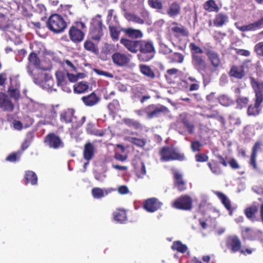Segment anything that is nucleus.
Wrapping results in <instances>:
<instances>
[{"label": "nucleus", "instance_id": "f257e3e1", "mask_svg": "<svg viewBox=\"0 0 263 263\" xmlns=\"http://www.w3.org/2000/svg\"><path fill=\"white\" fill-rule=\"evenodd\" d=\"M120 43L129 51L137 54L138 59L141 62H148L152 60L156 53L155 48L152 42L147 40H131L122 37Z\"/></svg>", "mask_w": 263, "mask_h": 263}, {"label": "nucleus", "instance_id": "f03ea898", "mask_svg": "<svg viewBox=\"0 0 263 263\" xmlns=\"http://www.w3.org/2000/svg\"><path fill=\"white\" fill-rule=\"evenodd\" d=\"M159 155L162 162L174 160L183 161L185 159L184 153L180 152L173 145L163 146L160 149Z\"/></svg>", "mask_w": 263, "mask_h": 263}, {"label": "nucleus", "instance_id": "7ed1b4c3", "mask_svg": "<svg viewBox=\"0 0 263 263\" xmlns=\"http://www.w3.org/2000/svg\"><path fill=\"white\" fill-rule=\"evenodd\" d=\"M86 30V26L84 23L81 21L75 22L68 31L70 40L74 43H80L84 39Z\"/></svg>", "mask_w": 263, "mask_h": 263}, {"label": "nucleus", "instance_id": "20e7f679", "mask_svg": "<svg viewBox=\"0 0 263 263\" xmlns=\"http://www.w3.org/2000/svg\"><path fill=\"white\" fill-rule=\"evenodd\" d=\"M46 26L51 31L59 33L64 31L67 27V23L61 15L55 13L49 16L46 23Z\"/></svg>", "mask_w": 263, "mask_h": 263}, {"label": "nucleus", "instance_id": "39448f33", "mask_svg": "<svg viewBox=\"0 0 263 263\" xmlns=\"http://www.w3.org/2000/svg\"><path fill=\"white\" fill-rule=\"evenodd\" d=\"M75 110L72 108H67L63 110L61 112L60 114V119L62 122H64L66 124L72 123V126L77 128L84 124L86 121V117L85 116L82 117L81 119L79 121L77 122L76 117L74 116Z\"/></svg>", "mask_w": 263, "mask_h": 263}, {"label": "nucleus", "instance_id": "423d86ee", "mask_svg": "<svg viewBox=\"0 0 263 263\" xmlns=\"http://www.w3.org/2000/svg\"><path fill=\"white\" fill-rule=\"evenodd\" d=\"M105 28L101 15L98 14L90 23L89 35L92 40L100 41L103 35V28Z\"/></svg>", "mask_w": 263, "mask_h": 263}, {"label": "nucleus", "instance_id": "0eeeda50", "mask_svg": "<svg viewBox=\"0 0 263 263\" xmlns=\"http://www.w3.org/2000/svg\"><path fill=\"white\" fill-rule=\"evenodd\" d=\"M144 111L147 114V118L152 119L164 115L169 112L168 108L162 105L151 104L144 108Z\"/></svg>", "mask_w": 263, "mask_h": 263}, {"label": "nucleus", "instance_id": "6e6552de", "mask_svg": "<svg viewBox=\"0 0 263 263\" xmlns=\"http://www.w3.org/2000/svg\"><path fill=\"white\" fill-rule=\"evenodd\" d=\"M204 50L212 66L214 68H217L221 64V60L218 53L214 50L213 47L210 44H207L204 46Z\"/></svg>", "mask_w": 263, "mask_h": 263}, {"label": "nucleus", "instance_id": "1a4fd4ad", "mask_svg": "<svg viewBox=\"0 0 263 263\" xmlns=\"http://www.w3.org/2000/svg\"><path fill=\"white\" fill-rule=\"evenodd\" d=\"M44 142L49 147L55 149L62 148L64 146L61 138L54 133H50L45 136Z\"/></svg>", "mask_w": 263, "mask_h": 263}, {"label": "nucleus", "instance_id": "9d476101", "mask_svg": "<svg viewBox=\"0 0 263 263\" xmlns=\"http://www.w3.org/2000/svg\"><path fill=\"white\" fill-rule=\"evenodd\" d=\"M192 200L188 195H182L176 199L173 203L174 208L182 210H190L192 208Z\"/></svg>", "mask_w": 263, "mask_h": 263}, {"label": "nucleus", "instance_id": "9b49d317", "mask_svg": "<svg viewBox=\"0 0 263 263\" xmlns=\"http://www.w3.org/2000/svg\"><path fill=\"white\" fill-rule=\"evenodd\" d=\"M226 246L230 250L232 253L239 252L242 248L240 238L237 235L229 236L226 241Z\"/></svg>", "mask_w": 263, "mask_h": 263}, {"label": "nucleus", "instance_id": "f8f14e48", "mask_svg": "<svg viewBox=\"0 0 263 263\" xmlns=\"http://www.w3.org/2000/svg\"><path fill=\"white\" fill-rule=\"evenodd\" d=\"M163 203L156 198L146 199L143 203V208L148 212L154 213L160 209Z\"/></svg>", "mask_w": 263, "mask_h": 263}, {"label": "nucleus", "instance_id": "ddd939ff", "mask_svg": "<svg viewBox=\"0 0 263 263\" xmlns=\"http://www.w3.org/2000/svg\"><path fill=\"white\" fill-rule=\"evenodd\" d=\"M41 60L38 57L37 54L34 51L31 52L28 57V64L27 66V72L28 74L32 76L33 74V70L31 69V66L39 69L40 67Z\"/></svg>", "mask_w": 263, "mask_h": 263}, {"label": "nucleus", "instance_id": "4468645a", "mask_svg": "<svg viewBox=\"0 0 263 263\" xmlns=\"http://www.w3.org/2000/svg\"><path fill=\"white\" fill-rule=\"evenodd\" d=\"M254 103L250 104L247 108V114L249 117H256L259 115L262 110L261 104L263 100L254 99Z\"/></svg>", "mask_w": 263, "mask_h": 263}, {"label": "nucleus", "instance_id": "2eb2a0df", "mask_svg": "<svg viewBox=\"0 0 263 263\" xmlns=\"http://www.w3.org/2000/svg\"><path fill=\"white\" fill-rule=\"evenodd\" d=\"M174 179V185L178 191L182 192L186 190V182L183 179L182 175L177 171L173 173Z\"/></svg>", "mask_w": 263, "mask_h": 263}, {"label": "nucleus", "instance_id": "dca6fc26", "mask_svg": "<svg viewBox=\"0 0 263 263\" xmlns=\"http://www.w3.org/2000/svg\"><path fill=\"white\" fill-rule=\"evenodd\" d=\"M250 84L255 93L254 99L263 100V82H259L254 78H251Z\"/></svg>", "mask_w": 263, "mask_h": 263}, {"label": "nucleus", "instance_id": "f3484780", "mask_svg": "<svg viewBox=\"0 0 263 263\" xmlns=\"http://www.w3.org/2000/svg\"><path fill=\"white\" fill-rule=\"evenodd\" d=\"M111 59L113 63L118 66H125L130 61L126 54L119 52L114 53L111 56Z\"/></svg>", "mask_w": 263, "mask_h": 263}, {"label": "nucleus", "instance_id": "a211bd4d", "mask_svg": "<svg viewBox=\"0 0 263 263\" xmlns=\"http://www.w3.org/2000/svg\"><path fill=\"white\" fill-rule=\"evenodd\" d=\"M0 108L4 111L11 112L14 109V105L8 98V96L3 92H0Z\"/></svg>", "mask_w": 263, "mask_h": 263}, {"label": "nucleus", "instance_id": "6ab92c4d", "mask_svg": "<svg viewBox=\"0 0 263 263\" xmlns=\"http://www.w3.org/2000/svg\"><path fill=\"white\" fill-rule=\"evenodd\" d=\"M192 63L194 67L199 72L205 71L207 65L202 55L191 57Z\"/></svg>", "mask_w": 263, "mask_h": 263}, {"label": "nucleus", "instance_id": "aec40b11", "mask_svg": "<svg viewBox=\"0 0 263 263\" xmlns=\"http://www.w3.org/2000/svg\"><path fill=\"white\" fill-rule=\"evenodd\" d=\"M122 32L125 33L126 36L131 38V40H138L143 36L142 32L139 29L133 28H122Z\"/></svg>", "mask_w": 263, "mask_h": 263}, {"label": "nucleus", "instance_id": "412c9836", "mask_svg": "<svg viewBox=\"0 0 263 263\" xmlns=\"http://www.w3.org/2000/svg\"><path fill=\"white\" fill-rule=\"evenodd\" d=\"M263 28V16L258 21L248 25H243L239 28V30L245 32L255 31Z\"/></svg>", "mask_w": 263, "mask_h": 263}, {"label": "nucleus", "instance_id": "4be33fe9", "mask_svg": "<svg viewBox=\"0 0 263 263\" xmlns=\"http://www.w3.org/2000/svg\"><path fill=\"white\" fill-rule=\"evenodd\" d=\"M230 77L240 80L245 76V72L242 66L232 65L228 72Z\"/></svg>", "mask_w": 263, "mask_h": 263}, {"label": "nucleus", "instance_id": "5701e85b", "mask_svg": "<svg viewBox=\"0 0 263 263\" xmlns=\"http://www.w3.org/2000/svg\"><path fill=\"white\" fill-rule=\"evenodd\" d=\"M261 142L260 141H256L252 149V152L250 158V164L251 165L253 168L256 170L257 168L256 164L257 154L260 149Z\"/></svg>", "mask_w": 263, "mask_h": 263}, {"label": "nucleus", "instance_id": "b1692460", "mask_svg": "<svg viewBox=\"0 0 263 263\" xmlns=\"http://www.w3.org/2000/svg\"><path fill=\"white\" fill-rule=\"evenodd\" d=\"M83 103L87 106H93L100 101V98L95 92H92L88 95L83 96L81 98Z\"/></svg>", "mask_w": 263, "mask_h": 263}, {"label": "nucleus", "instance_id": "393cba45", "mask_svg": "<svg viewBox=\"0 0 263 263\" xmlns=\"http://www.w3.org/2000/svg\"><path fill=\"white\" fill-rule=\"evenodd\" d=\"M173 25H175L171 28V30L174 33L175 36L179 35L187 37L189 35V32L187 29L181 25H178L176 22H173Z\"/></svg>", "mask_w": 263, "mask_h": 263}, {"label": "nucleus", "instance_id": "a878e982", "mask_svg": "<svg viewBox=\"0 0 263 263\" xmlns=\"http://www.w3.org/2000/svg\"><path fill=\"white\" fill-rule=\"evenodd\" d=\"M229 22L228 15L224 12L217 13L213 20L214 26L217 27H222Z\"/></svg>", "mask_w": 263, "mask_h": 263}, {"label": "nucleus", "instance_id": "bb28decb", "mask_svg": "<svg viewBox=\"0 0 263 263\" xmlns=\"http://www.w3.org/2000/svg\"><path fill=\"white\" fill-rule=\"evenodd\" d=\"M95 146L90 142L86 143L84 147L83 158L87 161H89L93 158L95 154Z\"/></svg>", "mask_w": 263, "mask_h": 263}, {"label": "nucleus", "instance_id": "cd10ccee", "mask_svg": "<svg viewBox=\"0 0 263 263\" xmlns=\"http://www.w3.org/2000/svg\"><path fill=\"white\" fill-rule=\"evenodd\" d=\"M258 208L256 205H251L245 210V214L247 218L252 221L256 220V214L258 211Z\"/></svg>", "mask_w": 263, "mask_h": 263}, {"label": "nucleus", "instance_id": "c85d7f7f", "mask_svg": "<svg viewBox=\"0 0 263 263\" xmlns=\"http://www.w3.org/2000/svg\"><path fill=\"white\" fill-rule=\"evenodd\" d=\"M112 215L114 219L120 223H124L127 219L126 212L124 209H117Z\"/></svg>", "mask_w": 263, "mask_h": 263}, {"label": "nucleus", "instance_id": "c756f323", "mask_svg": "<svg viewBox=\"0 0 263 263\" xmlns=\"http://www.w3.org/2000/svg\"><path fill=\"white\" fill-rule=\"evenodd\" d=\"M25 184L30 183L32 185L37 184V177L36 174L32 171H27L24 175Z\"/></svg>", "mask_w": 263, "mask_h": 263}, {"label": "nucleus", "instance_id": "7c9ffc66", "mask_svg": "<svg viewBox=\"0 0 263 263\" xmlns=\"http://www.w3.org/2000/svg\"><path fill=\"white\" fill-rule=\"evenodd\" d=\"M181 11L180 5L177 2H174L170 4L166 11V13L171 17L178 15Z\"/></svg>", "mask_w": 263, "mask_h": 263}, {"label": "nucleus", "instance_id": "2f4dec72", "mask_svg": "<svg viewBox=\"0 0 263 263\" xmlns=\"http://www.w3.org/2000/svg\"><path fill=\"white\" fill-rule=\"evenodd\" d=\"M55 76L58 85L61 86L64 89L65 87L68 83L67 74H65V73L62 71H58L55 72Z\"/></svg>", "mask_w": 263, "mask_h": 263}, {"label": "nucleus", "instance_id": "473e14b6", "mask_svg": "<svg viewBox=\"0 0 263 263\" xmlns=\"http://www.w3.org/2000/svg\"><path fill=\"white\" fill-rule=\"evenodd\" d=\"M110 36L113 42H117L119 40L121 32H122V28H119L116 26L109 25L108 26Z\"/></svg>", "mask_w": 263, "mask_h": 263}, {"label": "nucleus", "instance_id": "72a5a7b5", "mask_svg": "<svg viewBox=\"0 0 263 263\" xmlns=\"http://www.w3.org/2000/svg\"><path fill=\"white\" fill-rule=\"evenodd\" d=\"M215 194L217 197L220 200L222 203L223 204L226 209H227L230 213L232 212V209L231 203L230 199L223 193L220 192H216Z\"/></svg>", "mask_w": 263, "mask_h": 263}, {"label": "nucleus", "instance_id": "f704fd0d", "mask_svg": "<svg viewBox=\"0 0 263 263\" xmlns=\"http://www.w3.org/2000/svg\"><path fill=\"white\" fill-rule=\"evenodd\" d=\"M203 9L208 12H217L219 10L218 6L214 0H208L203 5Z\"/></svg>", "mask_w": 263, "mask_h": 263}, {"label": "nucleus", "instance_id": "c9c22d12", "mask_svg": "<svg viewBox=\"0 0 263 263\" xmlns=\"http://www.w3.org/2000/svg\"><path fill=\"white\" fill-rule=\"evenodd\" d=\"M89 88L88 83L86 81H81L74 85L73 90L75 93H82L86 91Z\"/></svg>", "mask_w": 263, "mask_h": 263}, {"label": "nucleus", "instance_id": "e433bc0d", "mask_svg": "<svg viewBox=\"0 0 263 263\" xmlns=\"http://www.w3.org/2000/svg\"><path fill=\"white\" fill-rule=\"evenodd\" d=\"M181 122L185 127L189 134H193L194 133L195 125L186 115L181 116Z\"/></svg>", "mask_w": 263, "mask_h": 263}, {"label": "nucleus", "instance_id": "4c0bfd02", "mask_svg": "<svg viewBox=\"0 0 263 263\" xmlns=\"http://www.w3.org/2000/svg\"><path fill=\"white\" fill-rule=\"evenodd\" d=\"M208 165L214 174L220 175L222 174V170L218 161L212 160L211 162L208 163Z\"/></svg>", "mask_w": 263, "mask_h": 263}, {"label": "nucleus", "instance_id": "58836bf2", "mask_svg": "<svg viewBox=\"0 0 263 263\" xmlns=\"http://www.w3.org/2000/svg\"><path fill=\"white\" fill-rule=\"evenodd\" d=\"M171 249L174 251L183 254L187 250L188 248L187 246L183 244L181 241L177 240L173 242Z\"/></svg>", "mask_w": 263, "mask_h": 263}, {"label": "nucleus", "instance_id": "ea45409f", "mask_svg": "<svg viewBox=\"0 0 263 263\" xmlns=\"http://www.w3.org/2000/svg\"><path fill=\"white\" fill-rule=\"evenodd\" d=\"M84 48L86 50L95 54H99V50L98 46L89 40H87L85 41Z\"/></svg>", "mask_w": 263, "mask_h": 263}, {"label": "nucleus", "instance_id": "a19ab883", "mask_svg": "<svg viewBox=\"0 0 263 263\" xmlns=\"http://www.w3.org/2000/svg\"><path fill=\"white\" fill-rule=\"evenodd\" d=\"M11 25V21L9 17L3 14H0V29L7 31Z\"/></svg>", "mask_w": 263, "mask_h": 263}, {"label": "nucleus", "instance_id": "79ce46f5", "mask_svg": "<svg viewBox=\"0 0 263 263\" xmlns=\"http://www.w3.org/2000/svg\"><path fill=\"white\" fill-rule=\"evenodd\" d=\"M123 123L129 127H133L135 129H142V125L138 121L130 118H124L123 119Z\"/></svg>", "mask_w": 263, "mask_h": 263}, {"label": "nucleus", "instance_id": "37998d69", "mask_svg": "<svg viewBox=\"0 0 263 263\" xmlns=\"http://www.w3.org/2000/svg\"><path fill=\"white\" fill-rule=\"evenodd\" d=\"M189 48L191 53V57L199 55L204 52V49H202L195 43L192 42L189 44Z\"/></svg>", "mask_w": 263, "mask_h": 263}, {"label": "nucleus", "instance_id": "c03bdc74", "mask_svg": "<svg viewBox=\"0 0 263 263\" xmlns=\"http://www.w3.org/2000/svg\"><path fill=\"white\" fill-rule=\"evenodd\" d=\"M91 194L94 198L100 199L103 197L105 195H107L108 192L106 190L104 192L101 188L96 187L91 190Z\"/></svg>", "mask_w": 263, "mask_h": 263}, {"label": "nucleus", "instance_id": "a18cd8bd", "mask_svg": "<svg viewBox=\"0 0 263 263\" xmlns=\"http://www.w3.org/2000/svg\"><path fill=\"white\" fill-rule=\"evenodd\" d=\"M140 70L142 74L151 79H154L155 77L154 72L148 66L145 65H140Z\"/></svg>", "mask_w": 263, "mask_h": 263}, {"label": "nucleus", "instance_id": "49530a36", "mask_svg": "<svg viewBox=\"0 0 263 263\" xmlns=\"http://www.w3.org/2000/svg\"><path fill=\"white\" fill-rule=\"evenodd\" d=\"M107 107L110 114H115L120 109V105L118 100L114 99L108 104Z\"/></svg>", "mask_w": 263, "mask_h": 263}, {"label": "nucleus", "instance_id": "de8ad7c7", "mask_svg": "<svg viewBox=\"0 0 263 263\" xmlns=\"http://www.w3.org/2000/svg\"><path fill=\"white\" fill-rule=\"evenodd\" d=\"M9 96L16 101L19 100L21 97L20 90L17 88H14L12 85H10L7 91Z\"/></svg>", "mask_w": 263, "mask_h": 263}, {"label": "nucleus", "instance_id": "09e8293b", "mask_svg": "<svg viewBox=\"0 0 263 263\" xmlns=\"http://www.w3.org/2000/svg\"><path fill=\"white\" fill-rule=\"evenodd\" d=\"M236 108L241 109L246 107L249 103V99L246 97H239L236 99Z\"/></svg>", "mask_w": 263, "mask_h": 263}, {"label": "nucleus", "instance_id": "8fccbe9b", "mask_svg": "<svg viewBox=\"0 0 263 263\" xmlns=\"http://www.w3.org/2000/svg\"><path fill=\"white\" fill-rule=\"evenodd\" d=\"M128 141L139 147H143L146 144V140L144 139L130 137H128Z\"/></svg>", "mask_w": 263, "mask_h": 263}, {"label": "nucleus", "instance_id": "3c124183", "mask_svg": "<svg viewBox=\"0 0 263 263\" xmlns=\"http://www.w3.org/2000/svg\"><path fill=\"white\" fill-rule=\"evenodd\" d=\"M219 103L224 106H229L233 103L232 99L227 95H221L218 98Z\"/></svg>", "mask_w": 263, "mask_h": 263}, {"label": "nucleus", "instance_id": "603ef678", "mask_svg": "<svg viewBox=\"0 0 263 263\" xmlns=\"http://www.w3.org/2000/svg\"><path fill=\"white\" fill-rule=\"evenodd\" d=\"M206 117L208 118H213L221 122L223 126H224L226 124V120L224 118L221 116L218 111H214L210 114H208Z\"/></svg>", "mask_w": 263, "mask_h": 263}, {"label": "nucleus", "instance_id": "864d4df0", "mask_svg": "<svg viewBox=\"0 0 263 263\" xmlns=\"http://www.w3.org/2000/svg\"><path fill=\"white\" fill-rule=\"evenodd\" d=\"M149 6L154 9L161 10L163 8L161 0H148Z\"/></svg>", "mask_w": 263, "mask_h": 263}, {"label": "nucleus", "instance_id": "5fc2aeb1", "mask_svg": "<svg viewBox=\"0 0 263 263\" xmlns=\"http://www.w3.org/2000/svg\"><path fill=\"white\" fill-rule=\"evenodd\" d=\"M21 152L18 151L16 153H12L9 154L7 157L6 158V160L9 162H15L17 160H18L21 156Z\"/></svg>", "mask_w": 263, "mask_h": 263}, {"label": "nucleus", "instance_id": "6e6d98bb", "mask_svg": "<svg viewBox=\"0 0 263 263\" xmlns=\"http://www.w3.org/2000/svg\"><path fill=\"white\" fill-rule=\"evenodd\" d=\"M62 65L64 67L67 68L69 71H76L77 68L69 60H64L62 63Z\"/></svg>", "mask_w": 263, "mask_h": 263}, {"label": "nucleus", "instance_id": "4d7b16f0", "mask_svg": "<svg viewBox=\"0 0 263 263\" xmlns=\"http://www.w3.org/2000/svg\"><path fill=\"white\" fill-rule=\"evenodd\" d=\"M173 60L174 62L182 63L184 59V55L179 52H174L172 55Z\"/></svg>", "mask_w": 263, "mask_h": 263}, {"label": "nucleus", "instance_id": "13d9d810", "mask_svg": "<svg viewBox=\"0 0 263 263\" xmlns=\"http://www.w3.org/2000/svg\"><path fill=\"white\" fill-rule=\"evenodd\" d=\"M254 51L257 55L263 57V42H260L255 45Z\"/></svg>", "mask_w": 263, "mask_h": 263}, {"label": "nucleus", "instance_id": "bf43d9fd", "mask_svg": "<svg viewBox=\"0 0 263 263\" xmlns=\"http://www.w3.org/2000/svg\"><path fill=\"white\" fill-rule=\"evenodd\" d=\"M202 146V144L197 140L191 142V148L193 152H199Z\"/></svg>", "mask_w": 263, "mask_h": 263}, {"label": "nucleus", "instance_id": "052dcab7", "mask_svg": "<svg viewBox=\"0 0 263 263\" xmlns=\"http://www.w3.org/2000/svg\"><path fill=\"white\" fill-rule=\"evenodd\" d=\"M195 157L196 161L199 162H206L209 159V157L206 155L202 153L196 154Z\"/></svg>", "mask_w": 263, "mask_h": 263}, {"label": "nucleus", "instance_id": "680f3d73", "mask_svg": "<svg viewBox=\"0 0 263 263\" xmlns=\"http://www.w3.org/2000/svg\"><path fill=\"white\" fill-rule=\"evenodd\" d=\"M93 71L96 73L100 76H103L107 78H113L114 76L112 73L107 71H105L99 69H94Z\"/></svg>", "mask_w": 263, "mask_h": 263}, {"label": "nucleus", "instance_id": "e2e57ef3", "mask_svg": "<svg viewBox=\"0 0 263 263\" xmlns=\"http://www.w3.org/2000/svg\"><path fill=\"white\" fill-rule=\"evenodd\" d=\"M235 51L236 54L238 55L244 57H249L250 55V52L248 50L235 48Z\"/></svg>", "mask_w": 263, "mask_h": 263}, {"label": "nucleus", "instance_id": "0e129e2a", "mask_svg": "<svg viewBox=\"0 0 263 263\" xmlns=\"http://www.w3.org/2000/svg\"><path fill=\"white\" fill-rule=\"evenodd\" d=\"M228 163L232 169L236 170L240 168V165L234 158H231Z\"/></svg>", "mask_w": 263, "mask_h": 263}, {"label": "nucleus", "instance_id": "69168bd1", "mask_svg": "<svg viewBox=\"0 0 263 263\" xmlns=\"http://www.w3.org/2000/svg\"><path fill=\"white\" fill-rule=\"evenodd\" d=\"M118 192L120 194L123 195L128 194L129 191L127 186L123 185L118 187Z\"/></svg>", "mask_w": 263, "mask_h": 263}, {"label": "nucleus", "instance_id": "338daca9", "mask_svg": "<svg viewBox=\"0 0 263 263\" xmlns=\"http://www.w3.org/2000/svg\"><path fill=\"white\" fill-rule=\"evenodd\" d=\"M94 126V124L91 122L87 124L86 130L88 134L92 135V134L95 133V129Z\"/></svg>", "mask_w": 263, "mask_h": 263}, {"label": "nucleus", "instance_id": "774afa93", "mask_svg": "<svg viewBox=\"0 0 263 263\" xmlns=\"http://www.w3.org/2000/svg\"><path fill=\"white\" fill-rule=\"evenodd\" d=\"M13 126L14 128L17 130H21L23 128L22 123L18 120H14L13 122Z\"/></svg>", "mask_w": 263, "mask_h": 263}]
</instances>
